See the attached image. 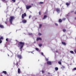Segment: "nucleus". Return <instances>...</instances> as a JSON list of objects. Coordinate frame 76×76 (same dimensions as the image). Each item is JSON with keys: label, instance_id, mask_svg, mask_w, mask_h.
Returning a JSON list of instances; mask_svg holds the SVG:
<instances>
[{"label": "nucleus", "instance_id": "1", "mask_svg": "<svg viewBox=\"0 0 76 76\" xmlns=\"http://www.w3.org/2000/svg\"><path fill=\"white\" fill-rule=\"evenodd\" d=\"M25 44V43L24 42H20L18 44V46H20V49H22L23 48L24 45Z\"/></svg>", "mask_w": 76, "mask_h": 76}, {"label": "nucleus", "instance_id": "2", "mask_svg": "<svg viewBox=\"0 0 76 76\" xmlns=\"http://www.w3.org/2000/svg\"><path fill=\"white\" fill-rule=\"evenodd\" d=\"M10 24H12V21L15 19V17L12 16L10 17Z\"/></svg>", "mask_w": 76, "mask_h": 76}, {"label": "nucleus", "instance_id": "3", "mask_svg": "<svg viewBox=\"0 0 76 76\" xmlns=\"http://www.w3.org/2000/svg\"><path fill=\"white\" fill-rule=\"evenodd\" d=\"M26 16V15L25 13H24V14H22V19H24V17H25V16Z\"/></svg>", "mask_w": 76, "mask_h": 76}, {"label": "nucleus", "instance_id": "4", "mask_svg": "<svg viewBox=\"0 0 76 76\" xmlns=\"http://www.w3.org/2000/svg\"><path fill=\"white\" fill-rule=\"evenodd\" d=\"M17 57L18 58H19L20 59H21V58H22V56H21V55H18Z\"/></svg>", "mask_w": 76, "mask_h": 76}, {"label": "nucleus", "instance_id": "5", "mask_svg": "<svg viewBox=\"0 0 76 76\" xmlns=\"http://www.w3.org/2000/svg\"><path fill=\"white\" fill-rule=\"evenodd\" d=\"M22 22L23 23H26V20H22Z\"/></svg>", "mask_w": 76, "mask_h": 76}, {"label": "nucleus", "instance_id": "6", "mask_svg": "<svg viewBox=\"0 0 76 76\" xmlns=\"http://www.w3.org/2000/svg\"><path fill=\"white\" fill-rule=\"evenodd\" d=\"M39 40H41V41L42 40V39H41V38L40 37L37 38V41H39Z\"/></svg>", "mask_w": 76, "mask_h": 76}, {"label": "nucleus", "instance_id": "7", "mask_svg": "<svg viewBox=\"0 0 76 76\" xmlns=\"http://www.w3.org/2000/svg\"><path fill=\"white\" fill-rule=\"evenodd\" d=\"M47 64L49 65H51V62L50 61H48L47 62Z\"/></svg>", "mask_w": 76, "mask_h": 76}, {"label": "nucleus", "instance_id": "8", "mask_svg": "<svg viewBox=\"0 0 76 76\" xmlns=\"http://www.w3.org/2000/svg\"><path fill=\"white\" fill-rule=\"evenodd\" d=\"M31 7V6H26V8L27 9H30Z\"/></svg>", "mask_w": 76, "mask_h": 76}, {"label": "nucleus", "instance_id": "9", "mask_svg": "<svg viewBox=\"0 0 76 76\" xmlns=\"http://www.w3.org/2000/svg\"><path fill=\"white\" fill-rule=\"evenodd\" d=\"M56 12L59 13L60 12V9H56Z\"/></svg>", "mask_w": 76, "mask_h": 76}, {"label": "nucleus", "instance_id": "10", "mask_svg": "<svg viewBox=\"0 0 76 76\" xmlns=\"http://www.w3.org/2000/svg\"><path fill=\"white\" fill-rule=\"evenodd\" d=\"M0 28H4V26L1 24H0Z\"/></svg>", "mask_w": 76, "mask_h": 76}, {"label": "nucleus", "instance_id": "11", "mask_svg": "<svg viewBox=\"0 0 76 76\" xmlns=\"http://www.w3.org/2000/svg\"><path fill=\"white\" fill-rule=\"evenodd\" d=\"M47 16L46 15H45L44 16V18H43V19H45L46 18H47Z\"/></svg>", "mask_w": 76, "mask_h": 76}, {"label": "nucleus", "instance_id": "12", "mask_svg": "<svg viewBox=\"0 0 76 76\" xmlns=\"http://www.w3.org/2000/svg\"><path fill=\"white\" fill-rule=\"evenodd\" d=\"M3 73L4 74H5V75H6V74H7V72H6V71H3Z\"/></svg>", "mask_w": 76, "mask_h": 76}, {"label": "nucleus", "instance_id": "13", "mask_svg": "<svg viewBox=\"0 0 76 76\" xmlns=\"http://www.w3.org/2000/svg\"><path fill=\"white\" fill-rule=\"evenodd\" d=\"M66 6H67V7L69 6V5H70V3H66Z\"/></svg>", "mask_w": 76, "mask_h": 76}, {"label": "nucleus", "instance_id": "14", "mask_svg": "<svg viewBox=\"0 0 76 76\" xmlns=\"http://www.w3.org/2000/svg\"><path fill=\"white\" fill-rule=\"evenodd\" d=\"M39 4H42L44 2H40L38 3Z\"/></svg>", "mask_w": 76, "mask_h": 76}, {"label": "nucleus", "instance_id": "15", "mask_svg": "<svg viewBox=\"0 0 76 76\" xmlns=\"http://www.w3.org/2000/svg\"><path fill=\"white\" fill-rule=\"evenodd\" d=\"M42 44H39V47H42Z\"/></svg>", "mask_w": 76, "mask_h": 76}, {"label": "nucleus", "instance_id": "16", "mask_svg": "<svg viewBox=\"0 0 76 76\" xmlns=\"http://www.w3.org/2000/svg\"><path fill=\"white\" fill-rule=\"evenodd\" d=\"M62 44H63V45H66V43L64 42H62Z\"/></svg>", "mask_w": 76, "mask_h": 76}, {"label": "nucleus", "instance_id": "17", "mask_svg": "<svg viewBox=\"0 0 76 76\" xmlns=\"http://www.w3.org/2000/svg\"><path fill=\"white\" fill-rule=\"evenodd\" d=\"M20 69H18V73H20Z\"/></svg>", "mask_w": 76, "mask_h": 76}, {"label": "nucleus", "instance_id": "18", "mask_svg": "<svg viewBox=\"0 0 76 76\" xmlns=\"http://www.w3.org/2000/svg\"><path fill=\"white\" fill-rule=\"evenodd\" d=\"M70 53H72V54H73V53H74V52H73V51H70Z\"/></svg>", "mask_w": 76, "mask_h": 76}, {"label": "nucleus", "instance_id": "19", "mask_svg": "<svg viewBox=\"0 0 76 76\" xmlns=\"http://www.w3.org/2000/svg\"><path fill=\"white\" fill-rule=\"evenodd\" d=\"M55 69L56 70H58V67H56L55 68Z\"/></svg>", "mask_w": 76, "mask_h": 76}, {"label": "nucleus", "instance_id": "20", "mask_svg": "<svg viewBox=\"0 0 76 76\" xmlns=\"http://www.w3.org/2000/svg\"><path fill=\"white\" fill-rule=\"evenodd\" d=\"M41 26H42V24H40L39 25V28H41Z\"/></svg>", "mask_w": 76, "mask_h": 76}, {"label": "nucleus", "instance_id": "21", "mask_svg": "<svg viewBox=\"0 0 76 76\" xmlns=\"http://www.w3.org/2000/svg\"><path fill=\"white\" fill-rule=\"evenodd\" d=\"M62 21V20H61V19H59V22H61Z\"/></svg>", "mask_w": 76, "mask_h": 76}, {"label": "nucleus", "instance_id": "22", "mask_svg": "<svg viewBox=\"0 0 76 76\" xmlns=\"http://www.w3.org/2000/svg\"><path fill=\"white\" fill-rule=\"evenodd\" d=\"M35 49L37 51H38V50H39V49H38V48H36Z\"/></svg>", "mask_w": 76, "mask_h": 76}, {"label": "nucleus", "instance_id": "23", "mask_svg": "<svg viewBox=\"0 0 76 76\" xmlns=\"http://www.w3.org/2000/svg\"><path fill=\"white\" fill-rule=\"evenodd\" d=\"M42 55V56H44V53L42 52L41 53Z\"/></svg>", "mask_w": 76, "mask_h": 76}, {"label": "nucleus", "instance_id": "24", "mask_svg": "<svg viewBox=\"0 0 76 76\" xmlns=\"http://www.w3.org/2000/svg\"><path fill=\"white\" fill-rule=\"evenodd\" d=\"M58 64H61V62L60 61H59L58 62Z\"/></svg>", "mask_w": 76, "mask_h": 76}, {"label": "nucleus", "instance_id": "25", "mask_svg": "<svg viewBox=\"0 0 76 76\" xmlns=\"http://www.w3.org/2000/svg\"><path fill=\"white\" fill-rule=\"evenodd\" d=\"M66 30L65 29H64L63 30V32H66Z\"/></svg>", "mask_w": 76, "mask_h": 76}, {"label": "nucleus", "instance_id": "26", "mask_svg": "<svg viewBox=\"0 0 76 76\" xmlns=\"http://www.w3.org/2000/svg\"><path fill=\"white\" fill-rule=\"evenodd\" d=\"M29 35H32V34L31 33H29Z\"/></svg>", "mask_w": 76, "mask_h": 76}, {"label": "nucleus", "instance_id": "27", "mask_svg": "<svg viewBox=\"0 0 76 76\" xmlns=\"http://www.w3.org/2000/svg\"><path fill=\"white\" fill-rule=\"evenodd\" d=\"M1 39H3V37H1Z\"/></svg>", "mask_w": 76, "mask_h": 76}, {"label": "nucleus", "instance_id": "28", "mask_svg": "<svg viewBox=\"0 0 76 76\" xmlns=\"http://www.w3.org/2000/svg\"><path fill=\"white\" fill-rule=\"evenodd\" d=\"M73 70H76V68H75L73 69Z\"/></svg>", "mask_w": 76, "mask_h": 76}, {"label": "nucleus", "instance_id": "29", "mask_svg": "<svg viewBox=\"0 0 76 76\" xmlns=\"http://www.w3.org/2000/svg\"><path fill=\"white\" fill-rule=\"evenodd\" d=\"M12 1H13V2H15L16 1L15 0H12Z\"/></svg>", "mask_w": 76, "mask_h": 76}, {"label": "nucleus", "instance_id": "30", "mask_svg": "<svg viewBox=\"0 0 76 76\" xmlns=\"http://www.w3.org/2000/svg\"><path fill=\"white\" fill-rule=\"evenodd\" d=\"M31 15H30V16H29V19H30V18H31Z\"/></svg>", "mask_w": 76, "mask_h": 76}, {"label": "nucleus", "instance_id": "31", "mask_svg": "<svg viewBox=\"0 0 76 76\" xmlns=\"http://www.w3.org/2000/svg\"><path fill=\"white\" fill-rule=\"evenodd\" d=\"M1 42H2V41L1 40H0V44H1Z\"/></svg>", "mask_w": 76, "mask_h": 76}, {"label": "nucleus", "instance_id": "32", "mask_svg": "<svg viewBox=\"0 0 76 76\" xmlns=\"http://www.w3.org/2000/svg\"><path fill=\"white\" fill-rule=\"evenodd\" d=\"M45 59L46 61H48V58H46Z\"/></svg>", "mask_w": 76, "mask_h": 76}, {"label": "nucleus", "instance_id": "33", "mask_svg": "<svg viewBox=\"0 0 76 76\" xmlns=\"http://www.w3.org/2000/svg\"><path fill=\"white\" fill-rule=\"evenodd\" d=\"M62 20H66V18H63V19H62Z\"/></svg>", "mask_w": 76, "mask_h": 76}, {"label": "nucleus", "instance_id": "34", "mask_svg": "<svg viewBox=\"0 0 76 76\" xmlns=\"http://www.w3.org/2000/svg\"><path fill=\"white\" fill-rule=\"evenodd\" d=\"M39 35H41V34L39 33Z\"/></svg>", "mask_w": 76, "mask_h": 76}, {"label": "nucleus", "instance_id": "35", "mask_svg": "<svg viewBox=\"0 0 76 76\" xmlns=\"http://www.w3.org/2000/svg\"><path fill=\"white\" fill-rule=\"evenodd\" d=\"M62 68H63V69H64V68H65V66H62Z\"/></svg>", "mask_w": 76, "mask_h": 76}, {"label": "nucleus", "instance_id": "36", "mask_svg": "<svg viewBox=\"0 0 76 76\" xmlns=\"http://www.w3.org/2000/svg\"><path fill=\"white\" fill-rule=\"evenodd\" d=\"M16 66H18V62H17L16 64Z\"/></svg>", "mask_w": 76, "mask_h": 76}, {"label": "nucleus", "instance_id": "37", "mask_svg": "<svg viewBox=\"0 0 76 76\" xmlns=\"http://www.w3.org/2000/svg\"><path fill=\"white\" fill-rule=\"evenodd\" d=\"M55 25H56V26H58V24H57L56 23H55Z\"/></svg>", "mask_w": 76, "mask_h": 76}, {"label": "nucleus", "instance_id": "38", "mask_svg": "<svg viewBox=\"0 0 76 76\" xmlns=\"http://www.w3.org/2000/svg\"><path fill=\"white\" fill-rule=\"evenodd\" d=\"M74 51H75V53H76V49H75L74 50Z\"/></svg>", "mask_w": 76, "mask_h": 76}, {"label": "nucleus", "instance_id": "39", "mask_svg": "<svg viewBox=\"0 0 76 76\" xmlns=\"http://www.w3.org/2000/svg\"><path fill=\"white\" fill-rule=\"evenodd\" d=\"M42 73H44V71H42Z\"/></svg>", "mask_w": 76, "mask_h": 76}, {"label": "nucleus", "instance_id": "40", "mask_svg": "<svg viewBox=\"0 0 76 76\" xmlns=\"http://www.w3.org/2000/svg\"><path fill=\"white\" fill-rule=\"evenodd\" d=\"M6 41H8V39L7 38L6 39Z\"/></svg>", "mask_w": 76, "mask_h": 76}, {"label": "nucleus", "instance_id": "41", "mask_svg": "<svg viewBox=\"0 0 76 76\" xmlns=\"http://www.w3.org/2000/svg\"><path fill=\"white\" fill-rule=\"evenodd\" d=\"M39 15H41V12H39Z\"/></svg>", "mask_w": 76, "mask_h": 76}, {"label": "nucleus", "instance_id": "42", "mask_svg": "<svg viewBox=\"0 0 76 76\" xmlns=\"http://www.w3.org/2000/svg\"><path fill=\"white\" fill-rule=\"evenodd\" d=\"M66 16H69V15H66Z\"/></svg>", "mask_w": 76, "mask_h": 76}, {"label": "nucleus", "instance_id": "43", "mask_svg": "<svg viewBox=\"0 0 76 76\" xmlns=\"http://www.w3.org/2000/svg\"><path fill=\"white\" fill-rule=\"evenodd\" d=\"M56 53H58V51H56Z\"/></svg>", "mask_w": 76, "mask_h": 76}, {"label": "nucleus", "instance_id": "44", "mask_svg": "<svg viewBox=\"0 0 76 76\" xmlns=\"http://www.w3.org/2000/svg\"><path fill=\"white\" fill-rule=\"evenodd\" d=\"M5 23H6V24H7V22H5Z\"/></svg>", "mask_w": 76, "mask_h": 76}, {"label": "nucleus", "instance_id": "45", "mask_svg": "<svg viewBox=\"0 0 76 76\" xmlns=\"http://www.w3.org/2000/svg\"><path fill=\"white\" fill-rule=\"evenodd\" d=\"M75 19L76 20V17L75 18Z\"/></svg>", "mask_w": 76, "mask_h": 76}, {"label": "nucleus", "instance_id": "46", "mask_svg": "<svg viewBox=\"0 0 76 76\" xmlns=\"http://www.w3.org/2000/svg\"><path fill=\"white\" fill-rule=\"evenodd\" d=\"M10 52L11 53H12V52L11 51H10Z\"/></svg>", "mask_w": 76, "mask_h": 76}, {"label": "nucleus", "instance_id": "47", "mask_svg": "<svg viewBox=\"0 0 76 76\" xmlns=\"http://www.w3.org/2000/svg\"><path fill=\"white\" fill-rule=\"evenodd\" d=\"M75 13L76 14V12H75Z\"/></svg>", "mask_w": 76, "mask_h": 76}, {"label": "nucleus", "instance_id": "48", "mask_svg": "<svg viewBox=\"0 0 76 76\" xmlns=\"http://www.w3.org/2000/svg\"><path fill=\"white\" fill-rule=\"evenodd\" d=\"M3 1H5V0H2Z\"/></svg>", "mask_w": 76, "mask_h": 76}, {"label": "nucleus", "instance_id": "49", "mask_svg": "<svg viewBox=\"0 0 76 76\" xmlns=\"http://www.w3.org/2000/svg\"><path fill=\"white\" fill-rule=\"evenodd\" d=\"M8 56H9V54L8 55Z\"/></svg>", "mask_w": 76, "mask_h": 76}, {"label": "nucleus", "instance_id": "50", "mask_svg": "<svg viewBox=\"0 0 76 76\" xmlns=\"http://www.w3.org/2000/svg\"><path fill=\"white\" fill-rule=\"evenodd\" d=\"M1 40V38H0V41Z\"/></svg>", "mask_w": 76, "mask_h": 76}, {"label": "nucleus", "instance_id": "51", "mask_svg": "<svg viewBox=\"0 0 76 76\" xmlns=\"http://www.w3.org/2000/svg\"><path fill=\"white\" fill-rule=\"evenodd\" d=\"M36 42H34V43H36Z\"/></svg>", "mask_w": 76, "mask_h": 76}, {"label": "nucleus", "instance_id": "52", "mask_svg": "<svg viewBox=\"0 0 76 76\" xmlns=\"http://www.w3.org/2000/svg\"><path fill=\"white\" fill-rule=\"evenodd\" d=\"M20 51H22V50H20Z\"/></svg>", "mask_w": 76, "mask_h": 76}, {"label": "nucleus", "instance_id": "53", "mask_svg": "<svg viewBox=\"0 0 76 76\" xmlns=\"http://www.w3.org/2000/svg\"><path fill=\"white\" fill-rule=\"evenodd\" d=\"M62 61V59H61V60H60V61Z\"/></svg>", "mask_w": 76, "mask_h": 76}, {"label": "nucleus", "instance_id": "54", "mask_svg": "<svg viewBox=\"0 0 76 76\" xmlns=\"http://www.w3.org/2000/svg\"><path fill=\"white\" fill-rule=\"evenodd\" d=\"M48 74H50V73H48Z\"/></svg>", "mask_w": 76, "mask_h": 76}, {"label": "nucleus", "instance_id": "55", "mask_svg": "<svg viewBox=\"0 0 76 76\" xmlns=\"http://www.w3.org/2000/svg\"><path fill=\"white\" fill-rule=\"evenodd\" d=\"M31 53H33V54H34V53H32V52H31Z\"/></svg>", "mask_w": 76, "mask_h": 76}, {"label": "nucleus", "instance_id": "56", "mask_svg": "<svg viewBox=\"0 0 76 76\" xmlns=\"http://www.w3.org/2000/svg\"><path fill=\"white\" fill-rule=\"evenodd\" d=\"M29 53H31V52H29Z\"/></svg>", "mask_w": 76, "mask_h": 76}, {"label": "nucleus", "instance_id": "57", "mask_svg": "<svg viewBox=\"0 0 76 76\" xmlns=\"http://www.w3.org/2000/svg\"><path fill=\"white\" fill-rule=\"evenodd\" d=\"M46 13H45V14Z\"/></svg>", "mask_w": 76, "mask_h": 76}]
</instances>
